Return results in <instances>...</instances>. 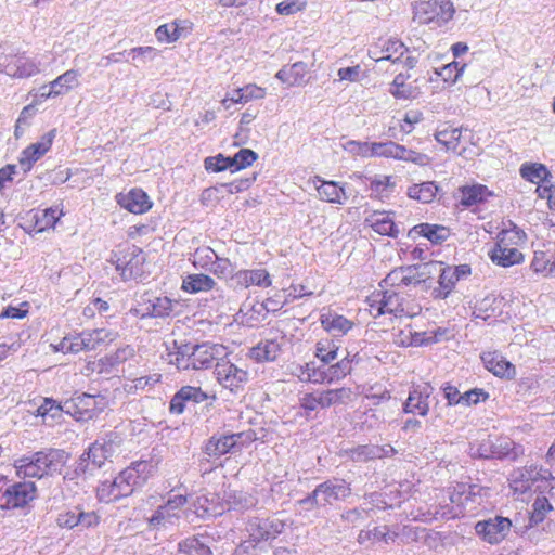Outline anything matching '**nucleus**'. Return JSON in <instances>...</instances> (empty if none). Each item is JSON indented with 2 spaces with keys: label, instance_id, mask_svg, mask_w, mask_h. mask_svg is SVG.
<instances>
[{
  "label": "nucleus",
  "instance_id": "1",
  "mask_svg": "<svg viewBox=\"0 0 555 555\" xmlns=\"http://www.w3.org/2000/svg\"><path fill=\"white\" fill-rule=\"evenodd\" d=\"M350 494V485L345 479L332 478L318 485L309 495L299 500L298 504L311 511L315 507H326L337 501H344Z\"/></svg>",
  "mask_w": 555,
  "mask_h": 555
},
{
  "label": "nucleus",
  "instance_id": "2",
  "mask_svg": "<svg viewBox=\"0 0 555 555\" xmlns=\"http://www.w3.org/2000/svg\"><path fill=\"white\" fill-rule=\"evenodd\" d=\"M524 237V233L515 227L501 231L498 235L496 243L488 253L489 258L494 264L503 268L522 262V253L516 247H512L511 244L521 241Z\"/></svg>",
  "mask_w": 555,
  "mask_h": 555
},
{
  "label": "nucleus",
  "instance_id": "3",
  "mask_svg": "<svg viewBox=\"0 0 555 555\" xmlns=\"http://www.w3.org/2000/svg\"><path fill=\"white\" fill-rule=\"evenodd\" d=\"M7 476L0 474V507L16 509L26 507L37 496V487L30 481H20L9 486Z\"/></svg>",
  "mask_w": 555,
  "mask_h": 555
},
{
  "label": "nucleus",
  "instance_id": "4",
  "mask_svg": "<svg viewBox=\"0 0 555 555\" xmlns=\"http://www.w3.org/2000/svg\"><path fill=\"white\" fill-rule=\"evenodd\" d=\"M53 452H35L14 462L16 475L23 478H42L57 469Z\"/></svg>",
  "mask_w": 555,
  "mask_h": 555
},
{
  "label": "nucleus",
  "instance_id": "5",
  "mask_svg": "<svg viewBox=\"0 0 555 555\" xmlns=\"http://www.w3.org/2000/svg\"><path fill=\"white\" fill-rule=\"evenodd\" d=\"M157 463L153 461H137L121 470L116 479L124 495L129 496L137 488L142 487L156 472Z\"/></svg>",
  "mask_w": 555,
  "mask_h": 555
},
{
  "label": "nucleus",
  "instance_id": "6",
  "mask_svg": "<svg viewBox=\"0 0 555 555\" xmlns=\"http://www.w3.org/2000/svg\"><path fill=\"white\" fill-rule=\"evenodd\" d=\"M157 463L153 461H137L121 470L116 479L124 495L129 496L137 488L142 487L156 472Z\"/></svg>",
  "mask_w": 555,
  "mask_h": 555
},
{
  "label": "nucleus",
  "instance_id": "7",
  "mask_svg": "<svg viewBox=\"0 0 555 555\" xmlns=\"http://www.w3.org/2000/svg\"><path fill=\"white\" fill-rule=\"evenodd\" d=\"M455 9L451 0H428L416 3L414 18L422 24L441 26L453 18Z\"/></svg>",
  "mask_w": 555,
  "mask_h": 555
},
{
  "label": "nucleus",
  "instance_id": "8",
  "mask_svg": "<svg viewBox=\"0 0 555 555\" xmlns=\"http://www.w3.org/2000/svg\"><path fill=\"white\" fill-rule=\"evenodd\" d=\"M188 503L183 494H169L164 504L159 505L153 515L147 518L149 529L160 530L176 524L180 518V512Z\"/></svg>",
  "mask_w": 555,
  "mask_h": 555
},
{
  "label": "nucleus",
  "instance_id": "9",
  "mask_svg": "<svg viewBox=\"0 0 555 555\" xmlns=\"http://www.w3.org/2000/svg\"><path fill=\"white\" fill-rule=\"evenodd\" d=\"M509 486L515 493L524 494L532 489L534 485L543 481H555V477L548 469L537 465L524 466L514 469L509 475Z\"/></svg>",
  "mask_w": 555,
  "mask_h": 555
},
{
  "label": "nucleus",
  "instance_id": "10",
  "mask_svg": "<svg viewBox=\"0 0 555 555\" xmlns=\"http://www.w3.org/2000/svg\"><path fill=\"white\" fill-rule=\"evenodd\" d=\"M367 302L375 318L383 314H392L396 318L415 314L405 310L402 298L395 291L375 292L367 298Z\"/></svg>",
  "mask_w": 555,
  "mask_h": 555
},
{
  "label": "nucleus",
  "instance_id": "11",
  "mask_svg": "<svg viewBox=\"0 0 555 555\" xmlns=\"http://www.w3.org/2000/svg\"><path fill=\"white\" fill-rule=\"evenodd\" d=\"M144 261L142 250L137 246L119 249L112 256L111 262L120 272L121 279L128 281L141 275V266Z\"/></svg>",
  "mask_w": 555,
  "mask_h": 555
},
{
  "label": "nucleus",
  "instance_id": "12",
  "mask_svg": "<svg viewBox=\"0 0 555 555\" xmlns=\"http://www.w3.org/2000/svg\"><path fill=\"white\" fill-rule=\"evenodd\" d=\"M480 488L477 485L457 483L449 492L451 506H441L440 515L444 518H457L464 515L468 501L475 502Z\"/></svg>",
  "mask_w": 555,
  "mask_h": 555
},
{
  "label": "nucleus",
  "instance_id": "13",
  "mask_svg": "<svg viewBox=\"0 0 555 555\" xmlns=\"http://www.w3.org/2000/svg\"><path fill=\"white\" fill-rule=\"evenodd\" d=\"M388 157L404 162H411L420 166L429 164L430 158L423 153L406 149L396 142H374L372 147V157Z\"/></svg>",
  "mask_w": 555,
  "mask_h": 555
},
{
  "label": "nucleus",
  "instance_id": "14",
  "mask_svg": "<svg viewBox=\"0 0 555 555\" xmlns=\"http://www.w3.org/2000/svg\"><path fill=\"white\" fill-rule=\"evenodd\" d=\"M173 310V301L168 297H158L150 294L141 296L138 306L131 308L129 313L140 319L166 318Z\"/></svg>",
  "mask_w": 555,
  "mask_h": 555
},
{
  "label": "nucleus",
  "instance_id": "15",
  "mask_svg": "<svg viewBox=\"0 0 555 555\" xmlns=\"http://www.w3.org/2000/svg\"><path fill=\"white\" fill-rule=\"evenodd\" d=\"M512 521L502 516L480 520L475 525L476 534L486 543L499 544L509 533Z\"/></svg>",
  "mask_w": 555,
  "mask_h": 555
},
{
  "label": "nucleus",
  "instance_id": "16",
  "mask_svg": "<svg viewBox=\"0 0 555 555\" xmlns=\"http://www.w3.org/2000/svg\"><path fill=\"white\" fill-rule=\"evenodd\" d=\"M214 374L218 383L231 392H237L248 380V372L230 361L218 362Z\"/></svg>",
  "mask_w": 555,
  "mask_h": 555
},
{
  "label": "nucleus",
  "instance_id": "17",
  "mask_svg": "<svg viewBox=\"0 0 555 555\" xmlns=\"http://www.w3.org/2000/svg\"><path fill=\"white\" fill-rule=\"evenodd\" d=\"M117 336V332L107 328H96L78 333L72 336V353H78L82 350H93L101 344L112 343Z\"/></svg>",
  "mask_w": 555,
  "mask_h": 555
},
{
  "label": "nucleus",
  "instance_id": "18",
  "mask_svg": "<svg viewBox=\"0 0 555 555\" xmlns=\"http://www.w3.org/2000/svg\"><path fill=\"white\" fill-rule=\"evenodd\" d=\"M421 275L439 272V286L433 289V297L435 299H446L459 282L450 267H443L442 262L430 261L423 263L421 264Z\"/></svg>",
  "mask_w": 555,
  "mask_h": 555
},
{
  "label": "nucleus",
  "instance_id": "19",
  "mask_svg": "<svg viewBox=\"0 0 555 555\" xmlns=\"http://www.w3.org/2000/svg\"><path fill=\"white\" fill-rule=\"evenodd\" d=\"M525 451L520 444L509 439H496L485 441L479 448V455L485 459H508L517 460Z\"/></svg>",
  "mask_w": 555,
  "mask_h": 555
},
{
  "label": "nucleus",
  "instance_id": "20",
  "mask_svg": "<svg viewBox=\"0 0 555 555\" xmlns=\"http://www.w3.org/2000/svg\"><path fill=\"white\" fill-rule=\"evenodd\" d=\"M285 529V522L276 518H251L248 520L246 530L255 542L275 539Z\"/></svg>",
  "mask_w": 555,
  "mask_h": 555
},
{
  "label": "nucleus",
  "instance_id": "21",
  "mask_svg": "<svg viewBox=\"0 0 555 555\" xmlns=\"http://www.w3.org/2000/svg\"><path fill=\"white\" fill-rule=\"evenodd\" d=\"M286 343V336L282 332H275L270 337L259 341L249 351V356L257 362L274 361Z\"/></svg>",
  "mask_w": 555,
  "mask_h": 555
},
{
  "label": "nucleus",
  "instance_id": "22",
  "mask_svg": "<svg viewBox=\"0 0 555 555\" xmlns=\"http://www.w3.org/2000/svg\"><path fill=\"white\" fill-rule=\"evenodd\" d=\"M406 52L404 44L397 39H380L369 49V56L375 62L390 61L396 63Z\"/></svg>",
  "mask_w": 555,
  "mask_h": 555
},
{
  "label": "nucleus",
  "instance_id": "23",
  "mask_svg": "<svg viewBox=\"0 0 555 555\" xmlns=\"http://www.w3.org/2000/svg\"><path fill=\"white\" fill-rule=\"evenodd\" d=\"M1 66L3 73L14 78L30 77L38 73L36 63L23 54L5 55Z\"/></svg>",
  "mask_w": 555,
  "mask_h": 555
},
{
  "label": "nucleus",
  "instance_id": "24",
  "mask_svg": "<svg viewBox=\"0 0 555 555\" xmlns=\"http://www.w3.org/2000/svg\"><path fill=\"white\" fill-rule=\"evenodd\" d=\"M108 456V450L104 444L93 443L88 452L83 453L75 468V474H86L100 468Z\"/></svg>",
  "mask_w": 555,
  "mask_h": 555
},
{
  "label": "nucleus",
  "instance_id": "25",
  "mask_svg": "<svg viewBox=\"0 0 555 555\" xmlns=\"http://www.w3.org/2000/svg\"><path fill=\"white\" fill-rule=\"evenodd\" d=\"M55 137V130H51L43 134L38 142L31 143L22 151L20 164L31 168V166L40 159L52 146Z\"/></svg>",
  "mask_w": 555,
  "mask_h": 555
},
{
  "label": "nucleus",
  "instance_id": "26",
  "mask_svg": "<svg viewBox=\"0 0 555 555\" xmlns=\"http://www.w3.org/2000/svg\"><path fill=\"white\" fill-rule=\"evenodd\" d=\"M193 509L203 519L215 518L225 512V506L215 493L202 494L193 502Z\"/></svg>",
  "mask_w": 555,
  "mask_h": 555
},
{
  "label": "nucleus",
  "instance_id": "27",
  "mask_svg": "<svg viewBox=\"0 0 555 555\" xmlns=\"http://www.w3.org/2000/svg\"><path fill=\"white\" fill-rule=\"evenodd\" d=\"M221 347L210 345L208 343L201 345H191V369L192 370H206L210 367L217 359Z\"/></svg>",
  "mask_w": 555,
  "mask_h": 555
},
{
  "label": "nucleus",
  "instance_id": "28",
  "mask_svg": "<svg viewBox=\"0 0 555 555\" xmlns=\"http://www.w3.org/2000/svg\"><path fill=\"white\" fill-rule=\"evenodd\" d=\"M431 393L429 385L417 386L413 388L404 402L403 411L405 413L418 414L425 416L429 411L428 399Z\"/></svg>",
  "mask_w": 555,
  "mask_h": 555
},
{
  "label": "nucleus",
  "instance_id": "29",
  "mask_svg": "<svg viewBox=\"0 0 555 555\" xmlns=\"http://www.w3.org/2000/svg\"><path fill=\"white\" fill-rule=\"evenodd\" d=\"M116 199L120 207L132 214H143L152 206L149 196L141 189H132L126 194L119 193Z\"/></svg>",
  "mask_w": 555,
  "mask_h": 555
},
{
  "label": "nucleus",
  "instance_id": "30",
  "mask_svg": "<svg viewBox=\"0 0 555 555\" xmlns=\"http://www.w3.org/2000/svg\"><path fill=\"white\" fill-rule=\"evenodd\" d=\"M481 360L485 367L495 376L513 378L516 374L515 366L496 351L485 352Z\"/></svg>",
  "mask_w": 555,
  "mask_h": 555
},
{
  "label": "nucleus",
  "instance_id": "31",
  "mask_svg": "<svg viewBox=\"0 0 555 555\" xmlns=\"http://www.w3.org/2000/svg\"><path fill=\"white\" fill-rule=\"evenodd\" d=\"M208 396L199 388L193 386H183L170 401V412L181 414L184 411L186 402L199 403L205 401Z\"/></svg>",
  "mask_w": 555,
  "mask_h": 555
},
{
  "label": "nucleus",
  "instance_id": "32",
  "mask_svg": "<svg viewBox=\"0 0 555 555\" xmlns=\"http://www.w3.org/2000/svg\"><path fill=\"white\" fill-rule=\"evenodd\" d=\"M242 436V433L220 436L215 435L207 441L205 453L215 457L224 455L235 448Z\"/></svg>",
  "mask_w": 555,
  "mask_h": 555
},
{
  "label": "nucleus",
  "instance_id": "33",
  "mask_svg": "<svg viewBox=\"0 0 555 555\" xmlns=\"http://www.w3.org/2000/svg\"><path fill=\"white\" fill-rule=\"evenodd\" d=\"M237 286L248 288L249 286L268 287L272 281L270 274L264 269L240 270L232 275Z\"/></svg>",
  "mask_w": 555,
  "mask_h": 555
},
{
  "label": "nucleus",
  "instance_id": "34",
  "mask_svg": "<svg viewBox=\"0 0 555 555\" xmlns=\"http://www.w3.org/2000/svg\"><path fill=\"white\" fill-rule=\"evenodd\" d=\"M222 502L225 511L244 512L255 507L258 500L250 493L229 489L224 491Z\"/></svg>",
  "mask_w": 555,
  "mask_h": 555
},
{
  "label": "nucleus",
  "instance_id": "35",
  "mask_svg": "<svg viewBox=\"0 0 555 555\" xmlns=\"http://www.w3.org/2000/svg\"><path fill=\"white\" fill-rule=\"evenodd\" d=\"M320 322L332 336L346 335L353 327L352 321L330 310L320 315Z\"/></svg>",
  "mask_w": 555,
  "mask_h": 555
},
{
  "label": "nucleus",
  "instance_id": "36",
  "mask_svg": "<svg viewBox=\"0 0 555 555\" xmlns=\"http://www.w3.org/2000/svg\"><path fill=\"white\" fill-rule=\"evenodd\" d=\"M191 344L177 345V341H172V347L167 346L166 352L163 354V359L169 364L175 365L178 370H190L191 369Z\"/></svg>",
  "mask_w": 555,
  "mask_h": 555
},
{
  "label": "nucleus",
  "instance_id": "37",
  "mask_svg": "<svg viewBox=\"0 0 555 555\" xmlns=\"http://www.w3.org/2000/svg\"><path fill=\"white\" fill-rule=\"evenodd\" d=\"M530 269L544 278L555 276V250L553 253L543 250L534 251Z\"/></svg>",
  "mask_w": 555,
  "mask_h": 555
},
{
  "label": "nucleus",
  "instance_id": "38",
  "mask_svg": "<svg viewBox=\"0 0 555 555\" xmlns=\"http://www.w3.org/2000/svg\"><path fill=\"white\" fill-rule=\"evenodd\" d=\"M341 454L353 462H367L373 459H382L385 455L379 446L362 444L341 450Z\"/></svg>",
  "mask_w": 555,
  "mask_h": 555
},
{
  "label": "nucleus",
  "instance_id": "39",
  "mask_svg": "<svg viewBox=\"0 0 555 555\" xmlns=\"http://www.w3.org/2000/svg\"><path fill=\"white\" fill-rule=\"evenodd\" d=\"M317 181L321 182L320 185L315 186L319 196L322 201L332 204H344L347 199L344 188L339 186L338 183L334 181H321L319 177L315 178Z\"/></svg>",
  "mask_w": 555,
  "mask_h": 555
},
{
  "label": "nucleus",
  "instance_id": "40",
  "mask_svg": "<svg viewBox=\"0 0 555 555\" xmlns=\"http://www.w3.org/2000/svg\"><path fill=\"white\" fill-rule=\"evenodd\" d=\"M307 74V64L304 62H296L292 65L283 66L275 75V77L283 83L288 86H296L302 82Z\"/></svg>",
  "mask_w": 555,
  "mask_h": 555
},
{
  "label": "nucleus",
  "instance_id": "41",
  "mask_svg": "<svg viewBox=\"0 0 555 555\" xmlns=\"http://www.w3.org/2000/svg\"><path fill=\"white\" fill-rule=\"evenodd\" d=\"M75 402V410L72 411V417H74L77 422H83L91 420L95 414V401L92 396L89 395H79L77 398L72 397V402Z\"/></svg>",
  "mask_w": 555,
  "mask_h": 555
},
{
  "label": "nucleus",
  "instance_id": "42",
  "mask_svg": "<svg viewBox=\"0 0 555 555\" xmlns=\"http://www.w3.org/2000/svg\"><path fill=\"white\" fill-rule=\"evenodd\" d=\"M75 402V410L72 411V417H74L77 422H83L91 420L95 414V401L92 396L89 395H79L77 398L72 397V402Z\"/></svg>",
  "mask_w": 555,
  "mask_h": 555
},
{
  "label": "nucleus",
  "instance_id": "43",
  "mask_svg": "<svg viewBox=\"0 0 555 555\" xmlns=\"http://www.w3.org/2000/svg\"><path fill=\"white\" fill-rule=\"evenodd\" d=\"M215 285L216 282L209 275L203 273L189 274L183 279L182 289L184 292L195 294L210 291Z\"/></svg>",
  "mask_w": 555,
  "mask_h": 555
},
{
  "label": "nucleus",
  "instance_id": "44",
  "mask_svg": "<svg viewBox=\"0 0 555 555\" xmlns=\"http://www.w3.org/2000/svg\"><path fill=\"white\" fill-rule=\"evenodd\" d=\"M439 192V186L433 181H426L422 183H415L408 189V196L412 199L418 201L421 203H431L437 193Z\"/></svg>",
  "mask_w": 555,
  "mask_h": 555
},
{
  "label": "nucleus",
  "instance_id": "45",
  "mask_svg": "<svg viewBox=\"0 0 555 555\" xmlns=\"http://www.w3.org/2000/svg\"><path fill=\"white\" fill-rule=\"evenodd\" d=\"M321 409H327L333 405L347 403L352 396L350 388L341 387L319 391Z\"/></svg>",
  "mask_w": 555,
  "mask_h": 555
},
{
  "label": "nucleus",
  "instance_id": "46",
  "mask_svg": "<svg viewBox=\"0 0 555 555\" xmlns=\"http://www.w3.org/2000/svg\"><path fill=\"white\" fill-rule=\"evenodd\" d=\"M398 537L396 532H391L387 526L375 527L371 530H361L358 535V542L360 544H365L367 542L376 543V542H393Z\"/></svg>",
  "mask_w": 555,
  "mask_h": 555
},
{
  "label": "nucleus",
  "instance_id": "47",
  "mask_svg": "<svg viewBox=\"0 0 555 555\" xmlns=\"http://www.w3.org/2000/svg\"><path fill=\"white\" fill-rule=\"evenodd\" d=\"M460 192V204L465 207H470L478 203L486 201V198L490 195L487 186L481 184H476L472 186H463L459 190Z\"/></svg>",
  "mask_w": 555,
  "mask_h": 555
},
{
  "label": "nucleus",
  "instance_id": "48",
  "mask_svg": "<svg viewBox=\"0 0 555 555\" xmlns=\"http://www.w3.org/2000/svg\"><path fill=\"white\" fill-rule=\"evenodd\" d=\"M412 232L417 233L429 240L433 244H441L449 235L448 228L438 224L421 223L412 229Z\"/></svg>",
  "mask_w": 555,
  "mask_h": 555
},
{
  "label": "nucleus",
  "instance_id": "49",
  "mask_svg": "<svg viewBox=\"0 0 555 555\" xmlns=\"http://www.w3.org/2000/svg\"><path fill=\"white\" fill-rule=\"evenodd\" d=\"M62 211L57 208H47L43 210H37L34 216V230L36 232H43L55 225Z\"/></svg>",
  "mask_w": 555,
  "mask_h": 555
},
{
  "label": "nucleus",
  "instance_id": "50",
  "mask_svg": "<svg viewBox=\"0 0 555 555\" xmlns=\"http://www.w3.org/2000/svg\"><path fill=\"white\" fill-rule=\"evenodd\" d=\"M371 227L376 233L380 235L398 237L400 234V230L393 220L389 217V215L385 212L375 214L372 218Z\"/></svg>",
  "mask_w": 555,
  "mask_h": 555
},
{
  "label": "nucleus",
  "instance_id": "51",
  "mask_svg": "<svg viewBox=\"0 0 555 555\" xmlns=\"http://www.w3.org/2000/svg\"><path fill=\"white\" fill-rule=\"evenodd\" d=\"M461 135L462 131L460 128L446 127L436 131L435 139L444 146L446 151L455 152L459 146Z\"/></svg>",
  "mask_w": 555,
  "mask_h": 555
},
{
  "label": "nucleus",
  "instance_id": "52",
  "mask_svg": "<svg viewBox=\"0 0 555 555\" xmlns=\"http://www.w3.org/2000/svg\"><path fill=\"white\" fill-rule=\"evenodd\" d=\"M96 495L100 501L106 503L116 501L120 498H126L121 488H119L116 477L112 481H102L96 489Z\"/></svg>",
  "mask_w": 555,
  "mask_h": 555
},
{
  "label": "nucleus",
  "instance_id": "53",
  "mask_svg": "<svg viewBox=\"0 0 555 555\" xmlns=\"http://www.w3.org/2000/svg\"><path fill=\"white\" fill-rule=\"evenodd\" d=\"M352 365L349 359V353L340 361L330 366H326L327 384H333L346 377L351 373Z\"/></svg>",
  "mask_w": 555,
  "mask_h": 555
},
{
  "label": "nucleus",
  "instance_id": "54",
  "mask_svg": "<svg viewBox=\"0 0 555 555\" xmlns=\"http://www.w3.org/2000/svg\"><path fill=\"white\" fill-rule=\"evenodd\" d=\"M217 256L214 249L203 246L195 249L191 260L194 267L209 271Z\"/></svg>",
  "mask_w": 555,
  "mask_h": 555
},
{
  "label": "nucleus",
  "instance_id": "55",
  "mask_svg": "<svg viewBox=\"0 0 555 555\" xmlns=\"http://www.w3.org/2000/svg\"><path fill=\"white\" fill-rule=\"evenodd\" d=\"M178 552H189L193 555H211L209 546L197 537L186 538L179 542Z\"/></svg>",
  "mask_w": 555,
  "mask_h": 555
},
{
  "label": "nucleus",
  "instance_id": "56",
  "mask_svg": "<svg viewBox=\"0 0 555 555\" xmlns=\"http://www.w3.org/2000/svg\"><path fill=\"white\" fill-rule=\"evenodd\" d=\"M520 175L524 179L532 182L539 183L544 181L546 177L550 175L546 167L542 164H522L520 167Z\"/></svg>",
  "mask_w": 555,
  "mask_h": 555
},
{
  "label": "nucleus",
  "instance_id": "57",
  "mask_svg": "<svg viewBox=\"0 0 555 555\" xmlns=\"http://www.w3.org/2000/svg\"><path fill=\"white\" fill-rule=\"evenodd\" d=\"M69 76L68 73H64L59 76L54 81H52L49 86H42L40 88V96L41 98H51L59 94L66 93L68 90Z\"/></svg>",
  "mask_w": 555,
  "mask_h": 555
},
{
  "label": "nucleus",
  "instance_id": "58",
  "mask_svg": "<svg viewBox=\"0 0 555 555\" xmlns=\"http://www.w3.org/2000/svg\"><path fill=\"white\" fill-rule=\"evenodd\" d=\"M158 55L154 47H138L127 51L128 61L131 59L135 66L153 61Z\"/></svg>",
  "mask_w": 555,
  "mask_h": 555
},
{
  "label": "nucleus",
  "instance_id": "59",
  "mask_svg": "<svg viewBox=\"0 0 555 555\" xmlns=\"http://www.w3.org/2000/svg\"><path fill=\"white\" fill-rule=\"evenodd\" d=\"M338 346L330 339L320 340L315 346V357L328 364L337 358Z\"/></svg>",
  "mask_w": 555,
  "mask_h": 555
},
{
  "label": "nucleus",
  "instance_id": "60",
  "mask_svg": "<svg viewBox=\"0 0 555 555\" xmlns=\"http://www.w3.org/2000/svg\"><path fill=\"white\" fill-rule=\"evenodd\" d=\"M553 509L550 501L545 496H538L532 504V512L530 516V526L542 522L547 513Z\"/></svg>",
  "mask_w": 555,
  "mask_h": 555
},
{
  "label": "nucleus",
  "instance_id": "61",
  "mask_svg": "<svg viewBox=\"0 0 555 555\" xmlns=\"http://www.w3.org/2000/svg\"><path fill=\"white\" fill-rule=\"evenodd\" d=\"M258 158L257 153L249 149L240 150L233 157L232 160V172L250 166Z\"/></svg>",
  "mask_w": 555,
  "mask_h": 555
},
{
  "label": "nucleus",
  "instance_id": "62",
  "mask_svg": "<svg viewBox=\"0 0 555 555\" xmlns=\"http://www.w3.org/2000/svg\"><path fill=\"white\" fill-rule=\"evenodd\" d=\"M406 76L399 74L395 77L389 92L397 99H410L412 96V88L405 85Z\"/></svg>",
  "mask_w": 555,
  "mask_h": 555
},
{
  "label": "nucleus",
  "instance_id": "63",
  "mask_svg": "<svg viewBox=\"0 0 555 555\" xmlns=\"http://www.w3.org/2000/svg\"><path fill=\"white\" fill-rule=\"evenodd\" d=\"M155 36L159 42H173L179 39L180 29L177 23L164 24L156 29Z\"/></svg>",
  "mask_w": 555,
  "mask_h": 555
},
{
  "label": "nucleus",
  "instance_id": "64",
  "mask_svg": "<svg viewBox=\"0 0 555 555\" xmlns=\"http://www.w3.org/2000/svg\"><path fill=\"white\" fill-rule=\"evenodd\" d=\"M35 415L41 416L42 418H56L62 415V406L56 401L46 398L42 404L38 406Z\"/></svg>",
  "mask_w": 555,
  "mask_h": 555
}]
</instances>
